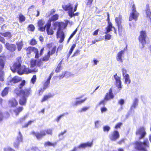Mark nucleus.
<instances>
[{
    "label": "nucleus",
    "mask_w": 151,
    "mask_h": 151,
    "mask_svg": "<svg viewBox=\"0 0 151 151\" xmlns=\"http://www.w3.org/2000/svg\"><path fill=\"white\" fill-rule=\"evenodd\" d=\"M78 6V4L76 3L74 8H73V4L70 3H68L67 5H62V7L63 9L65 11H68V15L70 17H72L73 16H78L79 14L78 12H77L74 13L77 9Z\"/></svg>",
    "instance_id": "nucleus-1"
},
{
    "label": "nucleus",
    "mask_w": 151,
    "mask_h": 151,
    "mask_svg": "<svg viewBox=\"0 0 151 151\" xmlns=\"http://www.w3.org/2000/svg\"><path fill=\"white\" fill-rule=\"evenodd\" d=\"M134 144L135 148L140 151H147V148H149L150 147L149 142L147 139L144 140L142 142L136 141Z\"/></svg>",
    "instance_id": "nucleus-2"
},
{
    "label": "nucleus",
    "mask_w": 151,
    "mask_h": 151,
    "mask_svg": "<svg viewBox=\"0 0 151 151\" xmlns=\"http://www.w3.org/2000/svg\"><path fill=\"white\" fill-rule=\"evenodd\" d=\"M25 49L26 51V54L27 56H29L31 54L32 52L33 51L35 53V58L38 59L40 56H42V55L44 47H42L40 49L39 53L38 49L34 47L29 46L25 48Z\"/></svg>",
    "instance_id": "nucleus-3"
},
{
    "label": "nucleus",
    "mask_w": 151,
    "mask_h": 151,
    "mask_svg": "<svg viewBox=\"0 0 151 151\" xmlns=\"http://www.w3.org/2000/svg\"><path fill=\"white\" fill-rule=\"evenodd\" d=\"M31 134L34 136H35L37 139H40L45 135L47 134L50 135H52V129H47L46 130L40 131V132H36L35 131H32Z\"/></svg>",
    "instance_id": "nucleus-4"
},
{
    "label": "nucleus",
    "mask_w": 151,
    "mask_h": 151,
    "mask_svg": "<svg viewBox=\"0 0 151 151\" xmlns=\"http://www.w3.org/2000/svg\"><path fill=\"white\" fill-rule=\"evenodd\" d=\"M31 92L30 88H25L24 89L19 90L18 89H16L14 90V93L17 96L22 95V96H24L27 98L30 94Z\"/></svg>",
    "instance_id": "nucleus-5"
},
{
    "label": "nucleus",
    "mask_w": 151,
    "mask_h": 151,
    "mask_svg": "<svg viewBox=\"0 0 151 151\" xmlns=\"http://www.w3.org/2000/svg\"><path fill=\"white\" fill-rule=\"evenodd\" d=\"M148 38L145 30H141L140 32L139 35L138 37V39L143 47L144 45L147 43V39Z\"/></svg>",
    "instance_id": "nucleus-6"
},
{
    "label": "nucleus",
    "mask_w": 151,
    "mask_h": 151,
    "mask_svg": "<svg viewBox=\"0 0 151 151\" xmlns=\"http://www.w3.org/2000/svg\"><path fill=\"white\" fill-rule=\"evenodd\" d=\"M22 63V61L21 60H17L14 63L12 66H10V69L11 70L13 73L17 71L18 73V71L21 69Z\"/></svg>",
    "instance_id": "nucleus-7"
},
{
    "label": "nucleus",
    "mask_w": 151,
    "mask_h": 151,
    "mask_svg": "<svg viewBox=\"0 0 151 151\" xmlns=\"http://www.w3.org/2000/svg\"><path fill=\"white\" fill-rule=\"evenodd\" d=\"M135 134L137 136H139V139H143L147 134L144 127H141L137 129Z\"/></svg>",
    "instance_id": "nucleus-8"
},
{
    "label": "nucleus",
    "mask_w": 151,
    "mask_h": 151,
    "mask_svg": "<svg viewBox=\"0 0 151 151\" xmlns=\"http://www.w3.org/2000/svg\"><path fill=\"white\" fill-rule=\"evenodd\" d=\"M56 37L57 38L60 39L58 42L59 43H62L64 41L65 37V35L64 32L63 30L57 31L56 32Z\"/></svg>",
    "instance_id": "nucleus-9"
},
{
    "label": "nucleus",
    "mask_w": 151,
    "mask_h": 151,
    "mask_svg": "<svg viewBox=\"0 0 151 151\" xmlns=\"http://www.w3.org/2000/svg\"><path fill=\"white\" fill-rule=\"evenodd\" d=\"M45 24V21L42 19H39L37 22V25L38 27V29L41 32H45L46 29V24L44 26Z\"/></svg>",
    "instance_id": "nucleus-10"
},
{
    "label": "nucleus",
    "mask_w": 151,
    "mask_h": 151,
    "mask_svg": "<svg viewBox=\"0 0 151 151\" xmlns=\"http://www.w3.org/2000/svg\"><path fill=\"white\" fill-rule=\"evenodd\" d=\"M114 97V95L113 93V89L112 88H111L109 90L108 92L106 93L104 99L106 100V101H108L113 99Z\"/></svg>",
    "instance_id": "nucleus-11"
},
{
    "label": "nucleus",
    "mask_w": 151,
    "mask_h": 151,
    "mask_svg": "<svg viewBox=\"0 0 151 151\" xmlns=\"http://www.w3.org/2000/svg\"><path fill=\"white\" fill-rule=\"evenodd\" d=\"M114 77L115 80V84L116 87L119 90H120L122 88V82L120 77L118 76L116 73L114 75Z\"/></svg>",
    "instance_id": "nucleus-12"
},
{
    "label": "nucleus",
    "mask_w": 151,
    "mask_h": 151,
    "mask_svg": "<svg viewBox=\"0 0 151 151\" xmlns=\"http://www.w3.org/2000/svg\"><path fill=\"white\" fill-rule=\"evenodd\" d=\"M120 135L118 132L116 130L114 131L109 136V138L111 141H115L119 137Z\"/></svg>",
    "instance_id": "nucleus-13"
},
{
    "label": "nucleus",
    "mask_w": 151,
    "mask_h": 151,
    "mask_svg": "<svg viewBox=\"0 0 151 151\" xmlns=\"http://www.w3.org/2000/svg\"><path fill=\"white\" fill-rule=\"evenodd\" d=\"M5 47L8 50L12 52L15 51L16 49V46L14 44L6 42L5 45Z\"/></svg>",
    "instance_id": "nucleus-14"
},
{
    "label": "nucleus",
    "mask_w": 151,
    "mask_h": 151,
    "mask_svg": "<svg viewBox=\"0 0 151 151\" xmlns=\"http://www.w3.org/2000/svg\"><path fill=\"white\" fill-rule=\"evenodd\" d=\"M30 69L28 68H26L25 66H23L21 67V70L18 71V74L20 75H22L24 73L29 74L30 72Z\"/></svg>",
    "instance_id": "nucleus-15"
},
{
    "label": "nucleus",
    "mask_w": 151,
    "mask_h": 151,
    "mask_svg": "<svg viewBox=\"0 0 151 151\" xmlns=\"http://www.w3.org/2000/svg\"><path fill=\"white\" fill-rule=\"evenodd\" d=\"M93 144V142H87L81 144L78 146L79 148L85 149L87 147H92Z\"/></svg>",
    "instance_id": "nucleus-16"
},
{
    "label": "nucleus",
    "mask_w": 151,
    "mask_h": 151,
    "mask_svg": "<svg viewBox=\"0 0 151 151\" xmlns=\"http://www.w3.org/2000/svg\"><path fill=\"white\" fill-rule=\"evenodd\" d=\"M139 15V14L138 12H132L130 13L129 17V21H132L133 20L136 21Z\"/></svg>",
    "instance_id": "nucleus-17"
},
{
    "label": "nucleus",
    "mask_w": 151,
    "mask_h": 151,
    "mask_svg": "<svg viewBox=\"0 0 151 151\" xmlns=\"http://www.w3.org/2000/svg\"><path fill=\"white\" fill-rule=\"evenodd\" d=\"M51 24L50 22H47L46 24V28L48 35H52L54 34V31L52 29L50 28Z\"/></svg>",
    "instance_id": "nucleus-18"
},
{
    "label": "nucleus",
    "mask_w": 151,
    "mask_h": 151,
    "mask_svg": "<svg viewBox=\"0 0 151 151\" xmlns=\"http://www.w3.org/2000/svg\"><path fill=\"white\" fill-rule=\"evenodd\" d=\"M124 50H122L118 52L116 56L117 60L120 63H122L123 62L122 55L124 54Z\"/></svg>",
    "instance_id": "nucleus-19"
},
{
    "label": "nucleus",
    "mask_w": 151,
    "mask_h": 151,
    "mask_svg": "<svg viewBox=\"0 0 151 151\" xmlns=\"http://www.w3.org/2000/svg\"><path fill=\"white\" fill-rule=\"evenodd\" d=\"M27 98L24 96H21L19 100V104L21 106H25L27 103Z\"/></svg>",
    "instance_id": "nucleus-20"
},
{
    "label": "nucleus",
    "mask_w": 151,
    "mask_h": 151,
    "mask_svg": "<svg viewBox=\"0 0 151 151\" xmlns=\"http://www.w3.org/2000/svg\"><path fill=\"white\" fill-rule=\"evenodd\" d=\"M22 80V79L21 78L18 76H16L10 80L9 82L13 83H15L21 81Z\"/></svg>",
    "instance_id": "nucleus-21"
},
{
    "label": "nucleus",
    "mask_w": 151,
    "mask_h": 151,
    "mask_svg": "<svg viewBox=\"0 0 151 151\" xmlns=\"http://www.w3.org/2000/svg\"><path fill=\"white\" fill-rule=\"evenodd\" d=\"M9 104L12 107H15L18 104L17 100L15 98H13L9 101Z\"/></svg>",
    "instance_id": "nucleus-22"
},
{
    "label": "nucleus",
    "mask_w": 151,
    "mask_h": 151,
    "mask_svg": "<svg viewBox=\"0 0 151 151\" xmlns=\"http://www.w3.org/2000/svg\"><path fill=\"white\" fill-rule=\"evenodd\" d=\"M53 96V95L51 93H49L48 95H44L41 99L40 101L42 103L46 101H47L49 99L52 97Z\"/></svg>",
    "instance_id": "nucleus-23"
},
{
    "label": "nucleus",
    "mask_w": 151,
    "mask_h": 151,
    "mask_svg": "<svg viewBox=\"0 0 151 151\" xmlns=\"http://www.w3.org/2000/svg\"><path fill=\"white\" fill-rule=\"evenodd\" d=\"M23 109L24 108L22 106H19L14 109L13 111L15 113V115L17 116L19 115V113L21 112Z\"/></svg>",
    "instance_id": "nucleus-24"
},
{
    "label": "nucleus",
    "mask_w": 151,
    "mask_h": 151,
    "mask_svg": "<svg viewBox=\"0 0 151 151\" xmlns=\"http://www.w3.org/2000/svg\"><path fill=\"white\" fill-rule=\"evenodd\" d=\"M9 87L7 86L5 87L3 89L1 92V95L2 97H4L7 95L9 92Z\"/></svg>",
    "instance_id": "nucleus-25"
},
{
    "label": "nucleus",
    "mask_w": 151,
    "mask_h": 151,
    "mask_svg": "<svg viewBox=\"0 0 151 151\" xmlns=\"http://www.w3.org/2000/svg\"><path fill=\"white\" fill-rule=\"evenodd\" d=\"M113 28L112 24L111 23H109V24H108L107 26L105 28V34H107L109 32L111 31H112Z\"/></svg>",
    "instance_id": "nucleus-26"
},
{
    "label": "nucleus",
    "mask_w": 151,
    "mask_h": 151,
    "mask_svg": "<svg viewBox=\"0 0 151 151\" xmlns=\"http://www.w3.org/2000/svg\"><path fill=\"white\" fill-rule=\"evenodd\" d=\"M59 18V15L57 14H56L52 15L50 18V19L47 22L51 23L52 21H55L57 20Z\"/></svg>",
    "instance_id": "nucleus-27"
},
{
    "label": "nucleus",
    "mask_w": 151,
    "mask_h": 151,
    "mask_svg": "<svg viewBox=\"0 0 151 151\" xmlns=\"http://www.w3.org/2000/svg\"><path fill=\"white\" fill-rule=\"evenodd\" d=\"M122 16L120 15H119L118 17L115 18V20L116 26L122 24Z\"/></svg>",
    "instance_id": "nucleus-28"
},
{
    "label": "nucleus",
    "mask_w": 151,
    "mask_h": 151,
    "mask_svg": "<svg viewBox=\"0 0 151 151\" xmlns=\"http://www.w3.org/2000/svg\"><path fill=\"white\" fill-rule=\"evenodd\" d=\"M145 11L147 17H151V12L148 4L146 5Z\"/></svg>",
    "instance_id": "nucleus-29"
},
{
    "label": "nucleus",
    "mask_w": 151,
    "mask_h": 151,
    "mask_svg": "<svg viewBox=\"0 0 151 151\" xmlns=\"http://www.w3.org/2000/svg\"><path fill=\"white\" fill-rule=\"evenodd\" d=\"M125 79V83L128 85L130 84L131 80L128 74H126L125 76H123Z\"/></svg>",
    "instance_id": "nucleus-30"
},
{
    "label": "nucleus",
    "mask_w": 151,
    "mask_h": 151,
    "mask_svg": "<svg viewBox=\"0 0 151 151\" xmlns=\"http://www.w3.org/2000/svg\"><path fill=\"white\" fill-rule=\"evenodd\" d=\"M16 44L17 46L18 51H20L23 46L22 40L19 42H17Z\"/></svg>",
    "instance_id": "nucleus-31"
},
{
    "label": "nucleus",
    "mask_w": 151,
    "mask_h": 151,
    "mask_svg": "<svg viewBox=\"0 0 151 151\" xmlns=\"http://www.w3.org/2000/svg\"><path fill=\"white\" fill-rule=\"evenodd\" d=\"M62 22H55L53 24V25L55 26V27H58V29L57 31H58L59 29L60 30H62L61 29V27H62Z\"/></svg>",
    "instance_id": "nucleus-32"
},
{
    "label": "nucleus",
    "mask_w": 151,
    "mask_h": 151,
    "mask_svg": "<svg viewBox=\"0 0 151 151\" xmlns=\"http://www.w3.org/2000/svg\"><path fill=\"white\" fill-rule=\"evenodd\" d=\"M118 27V33L120 35H122L123 32L124 31V30L122 24H120L117 26Z\"/></svg>",
    "instance_id": "nucleus-33"
},
{
    "label": "nucleus",
    "mask_w": 151,
    "mask_h": 151,
    "mask_svg": "<svg viewBox=\"0 0 151 151\" xmlns=\"http://www.w3.org/2000/svg\"><path fill=\"white\" fill-rule=\"evenodd\" d=\"M18 18L19 22L20 23L24 22L26 19L25 17L21 13L19 14Z\"/></svg>",
    "instance_id": "nucleus-34"
},
{
    "label": "nucleus",
    "mask_w": 151,
    "mask_h": 151,
    "mask_svg": "<svg viewBox=\"0 0 151 151\" xmlns=\"http://www.w3.org/2000/svg\"><path fill=\"white\" fill-rule=\"evenodd\" d=\"M138 102V99L137 98H135L131 106V108L134 109L136 108Z\"/></svg>",
    "instance_id": "nucleus-35"
},
{
    "label": "nucleus",
    "mask_w": 151,
    "mask_h": 151,
    "mask_svg": "<svg viewBox=\"0 0 151 151\" xmlns=\"http://www.w3.org/2000/svg\"><path fill=\"white\" fill-rule=\"evenodd\" d=\"M37 60L33 59H31L30 61V67L33 68L35 66H37Z\"/></svg>",
    "instance_id": "nucleus-36"
},
{
    "label": "nucleus",
    "mask_w": 151,
    "mask_h": 151,
    "mask_svg": "<svg viewBox=\"0 0 151 151\" xmlns=\"http://www.w3.org/2000/svg\"><path fill=\"white\" fill-rule=\"evenodd\" d=\"M56 46H54L50 51H49L48 52L47 54H49L50 56L52 55L55 53L56 51Z\"/></svg>",
    "instance_id": "nucleus-37"
},
{
    "label": "nucleus",
    "mask_w": 151,
    "mask_h": 151,
    "mask_svg": "<svg viewBox=\"0 0 151 151\" xmlns=\"http://www.w3.org/2000/svg\"><path fill=\"white\" fill-rule=\"evenodd\" d=\"M56 145V142L55 143H51L50 142L48 141L45 142L44 143V145L45 147L50 146H52L53 147H54Z\"/></svg>",
    "instance_id": "nucleus-38"
},
{
    "label": "nucleus",
    "mask_w": 151,
    "mask_h": 151,
    "mask_svg": "<svg viewBox=\"0 0 151 151\" xmlns=\"http://www.w3.org/2000/svg\"><path fill=\"white\" fill-rule=\"evenodd\" d=\"M5 65L4 60L1 59H0V71L2 70L4 68Z\"/></svg>",
    "instance_id": "nucleus-39"
},
{
    "label": "nucleus",
    "mask_w": 151,
    "mask_h": 151,
    "mask_svg": "<svg viewBox=\"0 0 151 151\" xmlns=\"http://www.w3.org/2000/svg\"><path fill=\"white\" fill-rule=\"evenodd\" d=\"M77 31V28L76 29H75L74 31L70 35V36H69V38H68L67 43H68L70 40L73 37V36L76 34Z\"/></svg>",
    "instance_id": "nucleus-40"
},
{
    "label": "nucleus",
    "mask_w": 151,
    "mask_h": 151,
    "mask_svg": "<svg viewBox=\"0 0 151 151\" xmlns=\"http://www.w3.org/2000/svg\"><path fill=\"white\" fill-rule=\"evenodd\" d=\"M1 34L4 37H7L9 38H10L12 37L11 33L9 32H6L4 33H1Z\"/></svg>",
    "instance_id": "nucleus-41"
},
{
    "label": "nucleus",
    "mask_w": 151,
    "mask_h": 151,
    "mask_svg": "<svg viewBox=\"0 0 151 151\" xmlns=\"http://www.w3.org/2000/svg\"><path fill=\"white\" fill-rule=\"evenodd\" d=\"M87 99V98H86L84 99L76 101L74 103V105L75 106H77L79 104H80L82 103H83Z\"/></svg>",
    "instance_id": "nucleus-42"
},
{
    "label": "nucleus",
    "mask_w": 151,
    "mask_h": 151,
    "mask_svg": "<svg viewBox=\"0 0 151 151\" xmlns=\"http://www.w3.org/2000/svg\"><path fill=\"white\" fill-rule=\"evenodd\" d=\"M34 120H29L28 121V122L24 124V125L22 127V128H26L29 125H30L32 123L34 122Z\"/></svg>",
    "instance_id": "nucleus-43"
},
{
    "label": "nucleus",
    "mask_w": 151,
    "mask_h": 151,
    "mask_svg": "<svg viewBox=\"0 0 151 151\" xmlns=\"http://www.w3.org/2000/svg\"><path fill=\"white\" fill-rule=\"evenodd\" d=\"M62 65V61H61L58 64V66H57L55 70V72L56 73H58L60 71V69Z\"/></svg>",
    "instance_id": "nucleus-44"
},
{
    "label": "nucleus",
    "mask_w": 151,
    "mask_h": 151,
    "mask_svg": "<svg viewBox=\"0 0 151 151\" xmlns=\"http://www.w3.org/2000/svg\"><path fill=\"white\" fill-rule=\"evenodd\" d=\"M50 57V56L47 54V55H45L42 58V60L45 62L49 60Z\"/></svg>",
    "instance_id": "nucleus-45"
},
{
    "label": "nucleus",
    "mask_w": 151,
    "mask_h": 151,
    "mask_svg": "<svg viewBox=\"0 0 151 151\" xmlns=\"http://www.w3.org/2000/svg\"><path fill=\"white\" fill-rule=\"evenodd\" d=\"M4 72L3 71H0V81H4Z\"/></svg>",
    "instance_id": "nucleus-46"
},
{
    "label": "nucleus",
    "mask_w": 151,
    "mask_h": 151,
    "mask_svg": "<svg viewBox=\"0 0 151 151\" xmlns=\"http://www.w3.org/2000/svg\"><path fill=\"white\" fill-rule=\"evenodd\" d=\"M37 42L36 40L34 39H32L30 40L29 44L32 46L35 45L37 44Z\"/></svg>",
    "instance_id": "nucleus-47"
},
{
    "label": "nucleus",
    "mask_w": 151,
    "mask_h": 151,
    "mask_svg": "<svg viewBox=\"0 0 151 151\" xmlns=\"http://www.w3.org/2000/svg\"><path fill=\"white\" fill-rule=\"evenodd\" d=\"M50 81L47 80V81L45 82L44 84V86L43 87L44 89H46L48 87L50 84Z\"/></svg>",
    "instance_id": "nucleus-48"
},
{
    "label": "nucleus",
    "mask_w": 151,
    "mask_h": 151,
    "mask_svg": "<svg viewBox=\"0 0 151 151\" xmlns=\"http://www.w3.org/2000/svg\"><path fill=\"white\" fill-rule=\"evenodd\" d=\"M26 81L25 80H23L22 81V82L19 85V88L21 89L23 86L25 84Z\"/></svg>",
    "instance_id": "nucleus-49"
},
{
    "label": "nucleus",
    "mask_w": 151,
    "mask_h": 151,
    "mask_svg": "<svg viewBox=\"0 0 151 151\" xmlns=\"http://www.w3.org/2000/svg\"><path fill=\"white\" fill-rule=\"evenodd\" d=\"M80 50L78 49L76 50L73 53V55L71 56V57H73L74 56H77L80 54Z\"/></svg>",
    "instance_id": "nucleus-50"
},
{
    "label": "nucleus",
    "mask_w": 151,
    "mask_h": 151,
    "mask_svg": "<svg viewBox=\"0 0 151 151\" xmlns=\"http://www.w3.org/2000/svg\"><path fill=\"white\" fill-rule=\"evenodd\" d=\"M28 28L29 31L32 32L34 31L35 28L33 24H31L28 26Z\"/></svg>",
    "instance_id": "nucleus-51"
},
{
    "label": "nucleus",
    "mask_w": 151,
    "mask_h": 151,
    "mask_svg": "<svg viewBox=\"0 0 151 151\" xmlns=\"http://www.w3.org/2000/svg\"><path fill=\"white\" fill-rule=\"evenodd\" d=\"M110 129V127L108 126H105L103 127V129L104 132H108Z\"/></svg>",
    "instance_id": "nucleus-52"
},
{
    "label": "nucleus",
    "mask_w": 151,
    "mask_h": 151,
    "mask_svg": "<svg viewBox=\"0 0 151 151\" xmlns=\"http://www.w3.org/2000/svg\"><path fill=\"white\" fill-rule=\"evenodd\" d=\"M106 101V100H105L104 99L101 100L98 103V106H100L101 105H102L103 106H104L105 104V101Z\"/></svg>",
    "instance_id": "nucleus-53"
},
{
    "label": "nucleus",
    "mask_w": 151,
    "mask_h": 151,
    "mask_svg": "<svg viewBox=\"0 0 151 151\" xmlns=\"http://www.w3.org/2000/svg\"><path fill=\"white\" fill-rule=\"evenodd\" d=\"M122 125V123L121 122H119L116 124L115 127L114 128L117 129L119 128H120L121 126Z\"/></svg>",
    "instance_id": "nucleus-54"
},
{
    "label": "nucleus",
    "mask_w": 151,
    "mask_h": 151,
    "mask_svg": "<svg viewBox=\"0 0 151 151\" xmlns=\"http://www.w3.org/2000/svg\"><path fill=\"white\" fill-rule=\"evenodd\" d=\"M37 77L35 75H34L31 79V81L32 83L34 84L36 80Z\"/></svg>",
    "instance_id": "nucleus-55"
},
{
    "label": "nucleus",
    "mask_w": 151,
    "mask_h": 151,
    "mask_svg": "<svg viewBox=\"0 0 151 151\" xmlns=\"http://www.w3.org/2000/svg\"><path fill=\"white\" fill-rule=\"evenodd\" d=\"M43 64L42 60L40 59L37 61V66L40 67Z\"/></svg>",
    "instance_id": "nucleus-56"
},
{
    "label": "nucleus",
    "mask_w": 151,
    "mask_h": 151,
    "mask_svg": "<svg viewBox=\"0 0 151 151\" xmlns=\"http://www.w3.org/2000/svg\"><path fill=\"white\" fill-rule=\"evenodd\" d=\"M66 73V72H62L61 74L59 75L58 76H57V77L59 78V79H61L65 76Z\"/></svg>",
    "instance_id": "nucleus-57"
},
{
    "label": "nucleus",
    "mask_w": 151,
    "mask_h": 151,
    "mask_svg": "<svg viewBox=\"0 0 151 151\" xmlns=\"http://www.w3.org/2000/svg\"><path fill=\"white\" fill-rule=\"evenodd\" d=\"M111 35L109 34H106L105 35V39L106 40H109L111 39Z\"/></svg>",
    "instance_id": "nucleus-58"
},
{
    "label": "nucleus",
    "mask_w": 151,
    "mask_h": 151,
    "mask_svg": "<svg viewBox=\"0 0 151 151\" xmlns=\"http://www.w3.org/2000/svg\"><path fill=\"white\" fill-rule=\"evenodd\" d=\"M90 107H84L82 108L80 110V112H84L86 111L88 109H89Z\"/></svg>",
    "instance_id": "nucleus-59"
},
{
    "label": "nucleus",
    "mask_w": 151,
    "mask_h": 151,
    "mask_svg": "<svg viewBox=\"0 0 151 151\" xmlns=\"http://www.w3.org/2000/svg\"><path fill=\"white\" fill-rule=\"evenodd\" d=\"M23 141V137H17L16 139V142H18L20 143V142H22Z\"/></svg>",
    "instance_id": "nucleus-60"
},
{
    "label": "nucleus",
    "mask_w": 151,
    "mask_h": 151,
    "mask_svg": "<svg viewBox=\"0 0 151 151\" xmlns=\"http://www.w3.org/2000/svg\"><path fill=\"white\" fill-rule=\"evenodd\" d=\"M100 110L101 113H104L106 112L107 109L105 106H103L101 108Z\"/></svg>",
    "instance_id": "nucleus-61"
},
{
    "label": "nucleus",
    "mask_w": 151,
    "mask_h": 151,
    "mask_svg": "<svg viewBox=\"0 0 151 151\" xmlns=\"http://www.w3.org/2000/svg\"><path fill=\"white\" fill-rule=\"evenodd\" d=\"M45 89H44L43 88H40V89L38 90V93L39 95L40 96L41 95L44 91V90Z\"/></svg>",
    "instance_id": "nucleus-62"
},
{
    "label": "nucleus",
    "mask_w": 151,
    "mask_h": 151,
    "mask_svg": "<svg viewBox=\"0 0 151 151\" xmlns=\"http://www.w3.org/2000/svg\"><path fill=\"white\" fill-rule=\"evenodd\" d=\"M64 115V114H61L59 116H58L55 119V121L57 122H58L61 119L63 116Z\"/></svg>",
    "instance_id": "nucleus-63"
},
{
    "label": "nucleus",
    "mask_w": 151,
    "mask_h": 151,
    "mask_svg": "<svg viewBox=\"0 0 151 151\" xmlns=\"http://www.w3.org/2000/svg\"><path fill=\"white\" fill-rule=\"evenodd\" d=\"M93 1V0H88L87 3L86 5L91 7V4Z\"/></svg>",
    "instance_id": "nucleus-64"
}]
</instances>
